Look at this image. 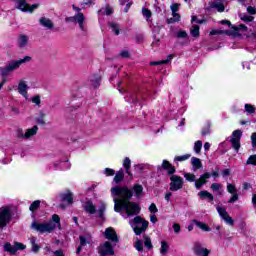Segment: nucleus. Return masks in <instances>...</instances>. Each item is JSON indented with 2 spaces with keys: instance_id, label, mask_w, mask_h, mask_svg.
Returning <instances> with one entry per match:
<instances>
[{
  "instance_id": "13",
  "label": "nucleus",
  "mask_w": 256,
  "mask_h": 256,
  "mask_svg": "<svg viewBox=\"0 0 256 256\" xmlns=\"http://www.w3.org/2000/svg\"><path fill=\"white\" fill-rule=\"evenodd\" d=\"M59 197L60 201L62 203H67V205H73V203H75V200L73 199V192H71V190H66L63 193H60Z\"/></svg>"
},
{
  "instance_id": "24",
  "label": "nucleus",
  "mask_w": 256,
  "mask_h": 256,
  "mask_svg": "<svg viewBox=\"0 0 256 256\" xmlns=\"http://www.w3.org/2000/svg\"><path fill=\"white\" fill-rule=\"evenodd\" d=\"M130 191H132V193L135 194L137 199H139V197H141V195H143V185H141V184H134L133 188L130 189Z\"/></svg>"
},
{
  "instance_id": "58",
  "label": "nucleus",
  "mask_w": 256,
  "mask_h": 256,
  "mask_svg": "<svg viewBox=\"0 0 256 256\" xmlns=\"http://www.w3.org/2000/svg\"><path fill=\"white\" fill-rule=\"evenodd\" d=\"M104 173L106 177H113L115 175V171L111 168H105Z\"/></svg>"
},
{
  "instance_id": "19",
  "label": "nucleus",
  "mask_w": 256,
  "mask_h": 256,
  "mask_svg": "<svg viewBox=\"0 0 256 256\" xmlns=\"http://www.w3.org/2000/svg\"><path fill=\"white\" fill-rule=\"evenodd\" d=\"M39 23L42 27H46V29H53L55 27V24H53V21L47 17H41L39 19Z\"/></svg>"
},
{
  "instance_id": "48",
  "label": "nucleus",
  "mask_w": 256,
  "mask_h": 256,
  "mask_svg": "<svg viewBox=\"0 0 256 256\" xmlns=\"http://www.w3.org/2000/svg\"><path fill=\"white\" fill-rule=\"evenodd\" d=\"M184 178L189 183H194L196 181L195 180L196 179L195 174H193V173H184Z\"/></svg>"
},
{
  "instance_id": "3",
  "label": "nucleus",
  "mask_w": 256,
  "mask_h": 256,
  "mask_svg": "<svg viewBox=\"0 0 256 256\" xmlns=\"http://www.w3.org/2000/svg\"><path fill=\"white\" fill-rule=\"evenodd\" d=\"M31 59V56H25L23 59L10 62L6 67H0V75L2 81H7V77L9 76L11 71H16V69H19L21 65H23V63H29Z\"/></svg>"
},
{
  "instance_id": "9",
  "label": "nucleus",
  "mask_w": 256,
  "mask_h": 256,
  "mask_svg": "<svg viewBox=\"0 0 256 256\" xmlns=\"http://www.w3.org/2000/svg\"><path fill=\"white\" fill-rule=\"evenodd\" d=\"M98 251H100V253H102L103 256L115 255V249H113V244H111V242L109 241H106L103 243V245L99 246Z\"/></svg>"
},
{
  "instance_id": "14",
  "label": "nucleus",
  "mask_w": 256,
  "mask_h": 256,
  "mask_svg": "<svg viewBox=\"0 0 256 256\" xmlns=\"http://www.w3.org/2000/svg\"><path fill=\"white\" fill-rule=\"evenodd\" d=\"M227 191L232 196L228 200V203H236V201H239V194L237 193V188L233 184H227Z\"/></svg>"
},
{
  "instance_id": "49",
  "label": "nucleus",
  "mask_w": 256,
  "mask_h": 256,
  "mask_svg": "<svg viewBox=\"0 0 256 256\" xmlns=\"http://www.w3.org/2000/svg\"><path fill=\"white\" fill-rule=\"evenodd\" d=\"M246 165H254L256 167V154L250 155L246 160Z\"/></svg>"
},
{
  "instance_id": "6",
  "label": "nucleus",
  "mask_w": 256,
  "mask_h": 256,
  "mask_svg": "<svg viewBox=\"0 0 256 256\" xmlns=\"http://www.w3.org/2000/svg\"><path fill=\"white\" fill-rule=\"evenodd\" d=\"M40 4H32L27 3V0H18L17 9L22 11L23 13H33L35 9H39Z\"/></svg>"
},
{
  "instance_id": "20",
  "label": "nucleus",
  "mask_w": 256,
  "mask_h": 256,
  "mask_svg": "<svg viewBox=\"0 0 256 256\" xmlns=\"http://www.w3.org/2000/svg\"><path fill=\"white\" fill-rule=\"evenodd\" d=\"M198 197H200V199H208L209 203L215 201V196H213V194L207 190L200 191L198 193Z\"/></svg>"
},
{
  "instance_id": "42",
  "label": "nucleus",
  "mask_w": 256,
  "mask_h": 256,
  "mask_svg": "<svg viewBox=\"0 0 256 256\" xmlns=\"http://www.w3.org/2000/svg\"><path fill=\"white\" fill-rule=\"evenodd\" d=\"M190 157H191V154H184L182 156H176L174 158V163L187 161V159H189Z\"/></svg>"
},
{
  "instance_id": "25",
  "label": "nucleus",
  "mask_w": 256,
  "mask_h": 256,
  "mask_svg": "<svg viewBox=\"0 0 256 256\" xmlns=\"http://www.w3.org/2000/svg\"><path fill=\"white\" fill-rule=\"evenodd\" d=\"M191 165L192 167L197 170V169H203V163L201 162V159L197 157H192L191 158Z\"/></svg>"
},
{
  "instance_id": "16",
  "label": "nucleus",
  "mask_w": 256,
  "mask_h": 256,
  "mask_svg": "<svg viewBox=\"0 0 256 256\" xmlns=\"http://www.w3.org/2000/svg\"><path fill=\"white\" fill-rule=\"evenodd\" d=\"M231 29L233 32H231L230 35H232L233 37H241V33H239V31H249V28L245 24H240L238 26L233 25Z\"/></svg>"
},
{
  "instance_id": "50",
  "label": "nucleus",
  "mask_w": 256,
  "mask_h": 256,
  "mask_svg": "<svg viewBox=\"0 0 256 256\" xmlns=\"http://www.w3.org/2000/svg\"><path fill=\"white\" fill-rule=\"evenodd\" d=\"M123 167L125 171H129V169H131V159L129 157L124 158Z\"/></svg>"
},
{
  "instance_id": "62",
  "label": "nucleus",
  "mask_w": 256,
  "mask_h": 256,
  "mask_svg": "<svg viewBox=\"0 0 256 256\" xmlns=\"http://www.w3.org/2000/svg\"><path fill=\"white\" fill-rule=\"evenodd\" d=\"M210 189H212V191H219V189H221V184L220 183H212L210 186Z\"/></svg>"
},
{
  "instance_id": "18",
  "label": "nucleus",
  "mask_w": 256,
  "mask_h": 256,
  "mask_svg": "<svg viewBox=\"0 0 256 256\" xmlns=\"http://www.w3.org/2000/svg\"><path fill=\"white\" fill-rule=\"evenodd\" d=\"M84 211H86V213H90V215H95V213H97V208L95 207V205H93L92 200L86 201Z\"/></svg>"
},
{
  "instance_id": "52",
  "label": "nucleus",
  "mask_w": 256,
  "mask_h": 256,
  "mask_svg": "<svg viewBox=\"0 0 256 256\" xmlns=\"http://www.w3.org/2000/svg\"><path fill=\"white\" fill-rule=\"evenodd\" d=\"M169 63V59L161 60V61H152L150 62L151 67H157V65H167Z\"/></svg>"
},
{
  "instance_id": "32",
  "label": "nucleus",
  "mask_w": 256,
  "mask_h": 256,
  "mask_svg": "<svg viewBox=\"0 0 256 256\" xmlns=\"http://www.w3.org/2000/svg\"><path fill=\"white\" fill-rule=\"evenodd\" d=\"M108 27L112 29V31L114 32V34L116 36L121 33V30L119 29V24H117L115 22H109Z\"/></svg>"
},
{
  "instance_id": "23",
  "label": "nucleus",
  "mask_w": 256,
  "mask_h": 256,
  "mask_svg": "<svg viewBox=\"0 0 256 256\" xmlns=\"http://www.w3.org/2000/svg\"><path fill=\"white\" fill-rule=\"evenodd\" d=\"M37 131H39V127L34 125L32 128L28 129L26 133H24V139H31V137L37 135Z\"/></svg>"
},
{
  "instance_id": "44",
  "label": "nucleus",
  "mask_w": 256,
  "mask_h": 256,
  "mask_svg": "<svg viewBox=\"0 0 256 256\" xmlns=\"http://www.w3.org/2000/svg\"><path fill=\"white\" fill-rule=\"evenodd\" d=\"M14 249H16V253H17L18 251H25V249H27V246L21 242H15Z\"/></svg>"
},
{
  "instance_id": "33",
  "label": "nucleus",
  "mask_w": 256,
  "mask_h": 256,
  "mask_svg": "<svg viewBox=\"0 0 256 256\" xmlns=\"http://www.w3.org/2000/svg\"><path fill=\"white\" fill-rule=\"evenodd\" d=\"M239 17L241 21H244V23H251L255 20V17L247 14H239Z\"/></svg>"
},
{
  "instance_id": "17",
  "label": "nucleus",
  "mask_w": 256,
  "mask_h": 256,
  "mask_svg": "<svg viewBox=\"0 0 256 256\" xmlns=\"http://www.w3.org/2000/svg\"><path fill=\"white\" fill-rule=\"evenodd\" d=\"M29 89V86H27V83L24 80H20L18 84V93L22 95V97H25L27 99V90Z\"/></svg>"
},
{
  "instance_id": "40",
  "label": "nucleus",
  "mask_w": 256,
  "mask_h": 256,
  "mask_svg": "<svg viewBox=\"0 0 256 256\" xmlns=\"http://www.w3.org/2000/svg\"><path fill=\"white\" fill-rule=\"evenodd\" d=\"M181 4L179 3H174L170 6V9L172 11V17H177V15H180L179 13H177V11H179V7Z\"/></svg>"
},
{
  "instance_id": "27",
  "label": "nucleus",
  "mask_w": 256,
  "mask_h": 256,
  "mask_svg": "<svg viewBox=\"0 0 256 256\" xmlns=\"http://www.w3.org/2000/svg\"><path fill=\"white\" fill-rule=\"evenodd\" d=\"M76 23H78L81 31H85V25L83 23H85V15L81 12L78 13V18Z\"/></svg>"
},
{
  "instance_id": "21",
  "label": "nucleus",
  "mask_w": 256,
  "mask_h": 256,
  "mask_svg": "<svg viewBox=\"0 0 256 256\" xmlns=\"http://www.w3.org/2000/svg\"><path fill=\"white\" fill-rule=\"evenodd\" d=\"M192 223L194 225H196V227H198L202 231H206L207 233H209L211 231V228L205 222H201V221H198V220L194 219V220H192Z\"/></svg>"
},
{
  "instance_id": "39",
  "label": "nucleus",
  "mask_w": 256,
  "mask_h": 256,
  "mask_svg": "<svg viewBox=\"0 0 256 256\" xmlns=\"http://www.w3.org/2000/svg\"><path fill=\"white\" fill-rule=\"evenodd\" d=\"M37 125H46L45 122V113L43 111L40 112L39 116L36 118Z\"/></svg>"
},
{
  "instance_id": "26",
  "label": "nucleus",
  "mask_w": 256,
  "mask_h": 256,
  "mask_svg": "<svg viewBox=\"0 0 256 256\" xmlns=\"http://www.w3.org/2000/svg\"><path fill=\"white\" fill-rule=\"evenodd\" d=\"M125 179V172L123 169H120L114 176V182L119 184Z\"/></svg>"
},
{
  "instance_id": "15",
  "label": "nucleus",
  "mask_w": 256,
  "mask_h": 256,
  "mask_svg": "<svg viewBox=\"0 0 256 256\" xmlns=\"http://www.w3.org/2000/svg\"><path fill=\"white\" fill-rule=\"evenodd\" d=\"M207 179H211V173L205 172L204 174L200 175V178L195 180V188L201 189L203 185H207Z\"/></svg>"
},
{
  "instance_id": "22",
  "label": "nucleus",
  "mask_w": 256,
  "mask_h": 256,
  "mask_svg": "<svg viewBox=\"0 0 256 256\" xmlns=\"http://www.w3.org/2000/svg\"><path fill=\"white\" fill-rule=\"evenodd\" d=\"M27 43H29V37L25 34H20L18 37V47L23 49V47H27Z\"/></svg>"
},
{
  "instance_id": "35",
  "label": "nucleus",
  "mask_w": 256,
  "mask_h": 256,
  "mask_svg": "<svg viewBox=\"0 0 256 256\" xmlns=\"http://www.w3.org/2000/svg\"><path fill=\"white\" fill-rule=\"evenodd\" d=\"M168 251H169V243H167V241H162L161 248H160L161 255H167Z\"/></svg>"
},
{
  "instance_id": "64",
  "label": "nucleus",
  "mask_w": 256,
  "mask_h": 256,
  "mask_svg": "<svg viewBox=\"0 0 256 256\" xmlns=\"http://www.w3.org/2000/svg\"><path fill=\"white\" fill-rule=\"evenodd\" d=\"M251 142H252V147L256 148V132L252 133Z\"/></svg>"
},
{
  "instance_id": "4",
  "label": "nucleus",
  "mask_w": 256,
  "mask_h": 256,
  "mask_svg": "<svg viewBox=\"0 0 256 256\" xmlns=\"http://www.w3.org/2000/svg\"><path fill=\"white\" fill-rule=\"evenodd\" d=\"M132 228L135 235L139 236L142 233H145L149 229V221L141 216H136L131 220Z\"/></svg>"
},
{
  "instance_id": "60",
  "label": "nucleus",
  "mask_w": 256,
  "mask_h": 256,
  "mask_svg": "<svg viewBox=\"0 0 256 256\" xmlns=\"http://www.w3.org/2000/svg\"><path fill=\"white\" fill-rule=\"evenodd\" d=\"M144 41V36L143 34H136L135 36V42L138 43V44H141L143 43Z\"/></svg>"
},
{
  "instance_id": "10",
  "label": "nucleus",
  "mask_w": 256,
  "mask_h": 256,
  "mask_svg": "<svg viewBox=\"0 0 256 256\" xmlns=\"http://www.w3.org/2000/svg\"><path fill=\"white\" fill-rule=\"evenodd\" d=\"M122 198L120 199H114V211L116 213H121V211H126L127 208V203H125L127 201V196H120Z\"/></svg>"
},
{
  "instance_id": "55",
  "label": "nucleus",
  "mask_w": 256,
  "mask_h": 256,
  "mask_svg": "<svg viewBox=\"0 0 256 256\" xmlns=\"http://www.w3.org/2000/svg\"><path fill=\"white\" fill-rule=\"evenodd\" d=\"M217 211H218V213H219V215H220V217H222V219L226 216V215H228L229 213L227 212V209H225V208H223V207H217Z\"/></svg>"
},
{
  "instance_id": "47",
  "label": "nucleus",
  "mask_w": 256,
  "mask_h": 256,
  "mask_svg": "<svg viewBox=\"0 0 256 256\" xmlns=\"http://www.w3.org/2000/svg\"><path fill=\"white\" fill-rule=\"evenodd\" d=\"M134 247L136 251H139L140 253H143V241L137 239L136 242L134 243Z\"/></svg>"
},
{
  "instance_id": "59",
  "label": "nucleus",
  "mask_w": 256,
  "mask_h": 256,
  "mask_svg": "<svg viewBox=\"0 0 256 256\" xmlns=\"http://www.w3.org/2000/svg\"><path fill=\"white\" fill-rule=\"evenodd\" d=\"M32 103H35L38 107L41 105V96L36 95L32 98Z\"/></svg>"
},
{
  "instance_id": "34",
  "label": "nucleus",
  "mask_w": 256,
  "mask_h": 256,
  "mask_svg": "<svg viewBox=\"0 0 256 256\" xmlns=\"http://www.w3.org/2000/svg\"><path fill=\"white\" fill-rule=\"evenodd\" d=\"M92 86L97 89L101 85V76L94 74V79L91 80Z\"/></svg>"
},
{
  "instance_id": "1",
  "label": "nucleus",
  "mask_w": 256,
  "mask_h": 256,
  "mask_svg": "<svg viewBox=\"0 0 256 256\" xmlns=\"http://www.w3.org/2000/svg\"><path fill=\"white\" fill-rule=\"evenodd\" d=\"M112 195L116 197H127L126 201V214L128 217L133 215H139L141 213V206L137 202L131 201L133 199V190H130L127 186H116L111 188Z\"/></svg>"
},
{
  "instance_id": "7",
  "label": "nucleus",
  "mask_w": 256,
  "mask_h": 256,
  "mask_svg": "<svg viewBox=\"0 0 256 256\" xmlns=\"http://www.w3.org/2000/svg\"><path fill=\"white\" fill-rule=\"evenodd\" d=\"M183 177L175 175L170 177V191H179L183 189Z\"/></svg>"
},
{
  "instance_id": "29",
  "label": "nucleus",
  "mask_w": 256,
  "mask_h": 256,
  "mask_svg": "<svg viewBox=\"0 0 256 256\" xmlns=\"http://www.w3.org/2000/svg\"><path fill=\"white\" fill-rule=\"evenodd\" d=\"M4 251L6 253H10V255H15L16 254L15 246L11 245V243H9V242H6L4 244Z\"/></svg>"
},
{
  "instance_id": "63",
  "label": "nucleus",
  "mask_w": 256,
  "mask_h": 256,
  "mask_svg": "<svg viewBox=\"0 0 256 256\" xmlns=\"http://www.w3.org/2000/svg\"><path fill=\"white\" fill-rule=\"evenodd\" d=\"M247 13H249V15H256V8L253 6H248Z\"/></svg>"
},
{
  "instance_id": "30",
  "label": "nucleus",
  "mask_w": 256,
  "mask_h": 256,
  "mask_svg": "<svg viewBox=\"0 0 256 256\" xmlns=\"http://www.w3.org/2000/svg\"><path fill=\"white\" fill-rule=\"evenodd\" d=\"M190 34L192 35V37H195L196 39L199 38L201 36L199 25H193L190 30Z\"/></svg>"
},
{
  "instance_id": "8",
  "label": "nucleus",
  "mask_w": 256,
  "mask_h": 256,
  "mask_svg": "<svg viewBox=\"0 0 256 256\" xmlns=\"http://www.w3.org/2000/svg\"><path fill=\"white\" fill-rule=\"evenodd\" d=\"M159 169L166 171L167 177H173L177 173V168L169 160H163L161 166H158V171Z\"/></svg>"
},
{
  "instance_id": "38",
  "label": "nucleus",
  "mask_w": 256,
  "mask_h": 256,
  "mask_svg": "<svg viewBox=\"0 0 256 256\" xmlns=\"http://www.w3.org/2000/svg\"><path fill=\"white\" fill-rule=\"evenodd\" d=\"M39 207H41V201L36 200V201H34V202H32V203L30 204L29 210H30L32 213H35V211H37V209H39Z\"/></svg>"
},
{
  "instance_id": "41",
  "label": "nucleus",
  "mask_w": 256,
  "mask_h": 256,
  "mask_svg": "<svg viewBox=\"0 0 256 256\" xmlns=\"http://www.w3.org/2000/svg\"><path fill=\"white\" fill-rule=\"evenodd\" d=\"M242 136L243 132L241 130H234L231 139H234L235 141H241Z\"/></svg>"
},
{
  "instance_id": "12",
  "label": "nucleus",
  "mask_w": 256,
  "mask_h": 256,
  "mask_svg": "<svg viewBox=\"0 0 256 256\" xmlns=\"http://www.w3.org/2000/svg\"><path fill=\"white\" fill-rule=\"evenodd\" d=\"M193 251L196 256H209L211 254V250L203 248V246L199 242H196L194 244Z\"/></svg>"
},
{
  "instance_id": "53",
  "label": "nucleus",
  "mask_w": 256,
  "mask_h": 256,
  "mask_svg": "<svg viewBox=\"0 0 256 256\" xmlns=\"http://www.w3.org/2000/svg\"><path fill=\"white\" fill-rule=\"evenodd\" d=\"M142 15H143L146 19H151L153 13H152L151 10H149L148 8H143V9H142Z\"/></svg>"
},
{
  "instance_id": "43",
  "label": "nucleus",
  "mask_w": 256,
  "mask_h": 256,
  "mask_svg": "<svg viewBox=\"0 0 256 256\" xmlns=\"http://www.w3.org/2000/svg\"><path fill=\"white\" fill-rule=\"evenodd\" d=\"M201 149H203V142L198 140L194 143V151L195 153L199 154L201 153Z\"/></svg>"
},
{
  "instance_id": "5",
  "label": "nucleus",
  "mask_w": 256,
  "mask_h": 256,
  "mask_svg": "<svg viewBox=\"0 0 256 256\" xmlns=\"http://www.w3.org/2000/svg\"><path fill=\"white\" fill-rule=\"evenodd\" d=\"M12 219L13 212L11 211V207L2 206L0 208V229H5L11 223Z\"/></svg>"
},
{
  "instance_id": "31",
  "label": "nucleus",
  "mask_w": 256,
  "mask_h": 256,
  "mask_svg": "<svg viewBox=\"0 0 256 256\" xmlns=\"http://www.w3.org/2000/svg\"><path fill=\"white\" fill-rule=\"evenodd\" d=\"M143 238H144V246L146 247V249H148V251H151V249H153V242H151V237L144 234Z\"/></svg>"
},
{
  "instance_id": "56",
  "label": "nucleus",
  "mask_w": 256,
  "mask_h": 256,
  "mask_svg": "<svg viewBox=\"0 0 256 256\" xmlns=\"http://www.w3.org/2000/svg\"><path fill=\"white\" fill-rule=\"evenodd\" d=\"M31 243H32V251L34 253H39V250L41 249L39 244L35 243V240H31Z\"/></svg>"
},
{
  "instance_id": "11",
  "label": "nucleus",
  "mask_w": 256,
  "mask_h": 256,
  "mask_svg": "<svg viewBox=\"0 0 256 256\" xmlns=\"http://www.w3.org/2000/svg\"><path fill=\"white\" fill-rule=\"evenodd\" d=\"M105 239L111 241L112 243H119V236L113 227L106 228L104 232Z\"/></svg>"
},
{
  "instance_id": "61",
  "label": "nucleus",
  "mask_w": 256,
  "mask_h": 256,
  "mask_svg": "<svg viewBox=\"0 0 256 256\" xmlns=\"http://www.w3.org/2000/svg\"><path fill=\"white\" fill-rule=\"evenodd\" d=\"M148 209H149L150 213H158V211H159V209L157 208V205L155 203H152Z\"/></svg>"
},
{
  "instance_id": "51",
  "label": "nucleus",
  "mask_w": 256,
  "mask_h": 256,
  "mask_svg": "<svg viewBox=\"0 0 256 256\" xmlns=\"http://www.w3.org/2000/svg\"><path fill=\"white\" fill-rule=\"evenodd\" d=\"M77 19H79V13L75 14L74 16L66 17V23H77Z\"/></svg>"
},
{
  "instance_id": "37",
  "label": "nucleus",
  "mask_w": 256,
  "mask_h": 256,
  "mask_svg": "<svg viewBox=\"0 0 256 256\" xmlns=\"http://www.w3.org/2000/svg\"><path fill=\"white\" fill-rule=\"evenodd\" d=\"M244 109L248 115H254L256 108L252 104H245Z\"/></svg>"
},
{
  "instance_id": "57",
  "label": "nucleus",
  "mask_w": 256,
  "mask_h": 256,
  "mask_svg": "<svg viewBox=\"0 0 256 256\" xmlns=\"http://www.w3.org/2000/svg\"><path fill=\"white\" fill-rule=\"evenodd\" d=\"M176 37L178 39H185L187 37V31H185V30L178 31Z\"/></svg>"
},
{
  "instance_id": "28",
  "label": "nucleus",
  "mask_w": 256,
  "mask_h": 256,
  "mask_svg": "<svg viewBox=\"0 0 256 256\" xmlns=\"http://www.w3.org/2000/svg\"><path fill=\"white\" fill-rule=\"evenodd\" d=\"M211 9H217L218 13H223L225 11V5L221 2H213L210 4Z\"/></svg>"
},
{
  "instance_id": "46",
  "label": "nucleus",
  "mask_w": 256,
  "mask_h": 256,
  "mask_svg": "<svg viewBox=\"0 0 256 256\" xmlns=\"http://www.w3.org/2000/svg\"><path fill=\"white\" fill-rule=\"evenodd\" d=\"M210 35H231V31H229V30H226V31H223V30H212L210 32Z\"/></svg>"
},
{
  "instance_id": "45",
  "label": "nucleus",
  "mask_w": 256,
  "mask_h": 256,
  "mask_svg": "<svg viewBox=\"0 0 256 256\" xmlns=\"http://www.w3.org/2000/svg\"><path fill=\"white\" fill-rule=\"evenodd\" d=\"M179 21H181V15H176V17L173 16L172 18H168L166 20L168 25H172L173 23H179Z\"/></svg>"
},
{
  "instance_id": "2",
  "label": "nucleus",
  "mask_w": 256,
  "mask_h": 256,
  "mask_svg": "<svg viewBox=\"0 0 256 256\" xmlns=\"http://www.w3.org/2000/svg\"><path fill=\"white\" fill-rule=\"evenodd\" d=\"M57 225L59 229H61V217H59V215L57 214H53L52 222L39 223L37 221H34L31 224V229H34V231H37L38 233H42V234L51 233L55 231Z\"/></svg>"
},
{
  "instance_id": "54",
  "label": "nucleus",
  "mask_w": 256,
  "mask_h": 256,
  "mask_svg": "<svg viewBox=\"0 0 256 256\" xmlns=\"http://www.w3.org/2000/svg\"><path fill=\"white\" fill-rule=\"evenodd\" d=\"M222 219H224V221H225L228 225H231V226L235 225V220H233V218H232L231 216H229V214L226 215V216H224Z\"/></svg>"
},
{
  "instance_id": "36",
  "label": "nucleus",
  "mask_w": 256,
  "mask_h": 256,
  "mask_svg": "<svg viewBox=\"0 0 256 256\" xmlns=\"http://www.w3.org/2000/svg\"><path fill=\"white\" fill-rule=\"evenodd\" d=\"M230 143L234 148L236 153H239V149H241V140L230 139Z\"/></svg>"
}]
</instances>
